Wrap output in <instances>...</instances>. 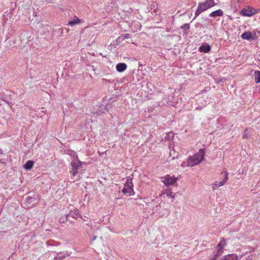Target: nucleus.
Masks as SVG:
<instances>
[{"mask_svg": "<svg viewBox=\"0 0 260 260\" xmlns=\"http://www.w3.org/2000/svg\"><path fill=\"white\" fill-rule=\"evenodd\" d=\"M0 154H3V150L0 149Z\"/></svg>", "mask_w": 260, "mask_h": 260, "instance_id": "obj_25", "label": "nucleus"}, {"mask_svg": "<svg viewBox=\"0 0 260 260\" xmlns=\"http://www.w3.org/2000/svg\"><path fill=\"white\" fill-rule=\"evenodd\" d=\"M79 212L78 210H76L75 212L73 213L71 216H72L73 218H76Z\"/></svg>", "mask_w": 260, "mask_h": 260, "instance_id": "obj_23", "label": "nucleus"}, {"mask_svg": "<svg viewBox=\"0 0 260 260\" xmlns=\"http://www.w3.org/2000/svg\"><path fill=\"white\" fill-rule=\"evenodd\" d=\"M222 260H237L236 256L233 254L225 255Z\"/></svg>", "mask_w": 260, "mask_h": 260, "instance_id": "obj_17", "label": "nucleus"}, {"mask_svg": "<svg viewBox=\"0 0 260 260\" xmlns=\"http://www.w3.org/2000/svg\"><path fill=\"white\" fill-rule=\"evenodd\" d=\"M221 255L220 254L216 252L211 258V260H216L218 256Z\"/></svg>", "mask_w": 260, "mask_h": 260, "instance_id": "obj_21", "label": "nucleus"}, {"mask_svg": "<svg viewBox=\"0 0 260 260\" xmlns=\"http://www.w3.org/2000/svg\"><path fill=\"white\" fill-rule=\"evenodd\" d=\"M249 129L246 128L243 132L242 138L243 139H247L249 137Z\"/></svg>", "mask_w": 260, "mask_h": 260, "instance_id": "obj_19", "label": "nucleus"}, {"mask_svg": "<svg viewBox=\"0 0 260 260\" xmlns=\"http://www.w3.org/2000/svg\"><path fill=\"white\" fill-rule=\"evenodd\" d=\"M223 14V12L221 9H219L211 12L210 14V16L211 17H216L217 16H222Z\"/></svg>", "mask_w": 260, "mask_h": 260, "instance_id": "obj_10", "label": "nucleus"}, {"mask_svg": "<svg viewBox=\"0 0 260 260\" xmlns=\"http://www.w3.org/2000/svg\"><path fill=\"white\" fill-rule=\"evenodd\" d=\"M164 194H166L167 197H170L172 199H174L175 197V194H174L170 189H165L160 196H162Z\"/></svg>", "mask_w": 260, "mask_h": 260, "instance_id": "obj_12", "label": "nucleus"}, {"mask_svg": "<svg viewBox=\"0 0 260 260\" xmlns=\"http://www.w3.org/2000/svg\"><path fill=\"white\" fill-rule=\"evenodd\" d=\"M69 216V215H68L67 216H66L65 217H62L59 219V222H65V220H67L68 218V217Z\"/></svg>", "mask_w": 260, "mask_h": 260, "instance_id": "obj_20", "label": "nucleus"}, {"mask_svg": "<svg viewBox=\"0 0 260 260\" xmlns=\"http://www.w3.org/2000/svg\"><path fill=\"white\" fill-rule=\"evenodd\" d=\"M171 156H172V154L170 153V157H171Z\"/></svg>", "mask_w": 260, "mask_h": 260, "instance_id": "obj_28", "label": "nucleus"}, {"mask_svg": "<svg viewBox=\"0 0 260 260\" xmlns=\"http://www.w3.org/2000/svg\"><path fill=\"white\" fill-rule=\"evenodd\" d=\"M35 201V199L34 198H32V197H30L27 198V201L28 203H32Z\"/></svg>", "mask_w": 260, "mask_h": 260, "instance_id": "obj_22", "label": "nucleus"}, {"mask_svg": "<svg viewBox=\"0 0 260 260\" xmlns=\"http://www.w3.org/2000/svg\"><path fill=\"white\" fill-rule=\"evenodd\" d=\"M175 158V156H173L172 157V159H174Z\"/></svg>", "mask_w": 260, "mask_h": 260, "instance_id": "obj_27", "label": "nucleus"}, {"mask_svg": "<svg viewBox=\"0 0 260 260\" xmlns=\"http://www.w3.org/2000/svg\"><path fill=\"white\" fill-rule=\"evenodd\" d=\"M254 10L250 7H247L246 8L243 9L241 12V14L243 16H251L252 15L255 14Z\"/></svg>", "mask_w": 260, "mask_h": 260, "instance_id": "obj_7", "label": "nucleus"}, {"mask_svg": "<svg viewBox=\"0 0 260 260\" xmlns=\"http://www.w3.org/2000/svg\"><path fill=\"white\" fill-rule=\"evenodd\" d=\"M80 22V20L77 16H75L73 20L69 21L68 24L71 26L76 24H79Z\"/></svg>", "mask_w": 260, "mask_h": 260, "instance_id": "obj_13", "label": "nucleus"}, {"mask_svg": "<svg viewBox=\"0 0 260 260\" xmlns=\"http://www.w3.org/2000/svg\"><path fill=\"white\" fill-rule=\"evenodd\" d=\"M71 165L72 166V170L71 171L72 173V175L73 176H75V175L77 174L78 170L81 168L80 162H79L77 159H75L72 162Z\"/></svg>", "mask_w": 260, "mask_h": 260, "instance_id": "obj_6", "label": "nucleus"}, {"mask_svg": "<svg viewBox=\"0 0 260 260\" xmlns=\"http://www.w3.org/2000/svg\"><path fill=\"white\" fill-rule=\"evenodd\" d=\"M215 5L216 4L214 2V0H206L204 3H200L198 5V9L195 12V17L199 15L201 13Z\"/></svg>", "mask_w": 260, "mask_h": 260, "instance_id": "obj_2", "label": "nucleus"}, {"mask_svg": "<svg viewBox=\"0 0 260 260\" xmlns=\"http://www.w3.org/2000/svg\"><path fill=\"white\" fill-rule=\"evenodd\" d=\"M133 187L134 185L132 183V179L130 177H127L122 191L127 196H131L134 193Z\"/></svg>", "mask_w": 260, "mask_h": 260, "instance_id": "obj_3", "label": "nucleus"}, {"mask_svg": "<svg viewBox=\"0 0 260 260\" xmlns=\"http://www.w3.org/2000/svg\"><path fill=\"white\" fill-rule=\"evenodd\" d=\"M199 50L200 52L208 53L211 50V47L210 45L207 44L203 45L200 47Z\"/></svg>", "mask_w": 260, "mask_h": 260, "instance_id": "obj_9", "label": "nucleus"}, {"mask_svg": "<svg viewBox=\"0 0 260 260\" xmlns=\"http://www.w3.org/2000/svg\"><path fill=\"white\" fill-rule=\"evenodd\" d=\"M241 37L244 40H249L252 38V35L250 31H245L242 34Z\"/></svg>", "mask_w": 260, "mask_h": 260, "instance_id": "obj_14", "label": "nucleus"}, {"mask_svg": "<svg viewBox=\"0 0 260 260\" xmlns=\"http://www.w3.org/2000/svg\"><path fill=\"white\" fill-rule=\"evenodd\" d=\"M223 173L224 174V179L221 181H215L212 186L213 190H215L216 188L222 186L226 183V181L228 180V172L227 171H225L224 172H221V174H223Z\"/></svg>", "mask_w": 260, "mask_h": 260, "instance_id": "obj_5", "label": "nucleus"}, {"mask_svg": "<svg viewBox=\"0 0 260 260\" xmlns=\"http://www.w3.org/2000/svg\"><path fill=\"white\" fill-rule=\"evenodd\" d=\"M174 134L172 132H170L167 134L166 136L165 137V139L167 140H172L174 138Z\"/></svg>", "mask_w": 260, "mask_h": 260, "instance_id": "obj_18", "label": "nucleus"}, {"mask_svg": "<svg viewBox=\"0 0 260 260\" xmlns=\"http://www.w3.org/2000/svg\"><path fill=\"white\" fill-rule=\"evenodd\" d=\"M178 178L174 176H170L167 175L161 178V181L166 186H170L174 185L176 183Z\"/></svg>", "mask_w": 260, "mask_h": 260, "instance_id": "obj_4", "label": "nucleus"}, {"mask_svg": "<svg viewBox=\"0 0 260 260\" xmlns=\"http://www.w3.org/2000/svg\"><path fill=\"white\" fill-rule=\"evenodd\" d=\"M96 236H95V235H94V236H93V238H92V241H94V240H95L96 239Z\"/></svg>", "mask_w": 260, "mask_h": 260, "instance_id": "obj_24", "label": "nucleus"}, {"mask_svg": "<svg viewBox=\"0 0 260 260\" xmlns=\"http://www.w3.org/2000/svg\"><path fill=\"white\" fill-rule=\"evenodd\" d=\"M34 164V162L32 160H28L24 165V168L26 170L31 169Z\"/></svg>", "mask_w": 260, "mask_h": 260, "instance_id": "obj_15", "label": "nucleus"}, {"mask_svg": "<svg viewBox=\"0 0 260 260\" xmlns=\"http://www.w3.org/2000/svg\"><path fill=\"white\" fill-rule=\"evenodd\" d=\"M205 151L204 149H200L199 152L194 154L192 156H189L187 160V165H185V162L182 164L181 166L185 167H193L196 165L199 164L204 159Z\"/></svg>", "mask_w": 260, "mask_h": 260, "instance_id": "obj_1", "label": "nucleus"}, {"mask_svg": "<svg viewBox=\"0 0 260 260\" xmlns=\"http://www.w3.org/2000/svg\"><path fill=\"white\" fill-rule=\"evenodd\" d=\"M127 68V66L125 63H119L116 65V70L119 72H122Z\"/></svg>", "mask_w": 260, "mask_h": 260, "instance_id": "obj_11", "label": "nucleus"}, {"mask_svg": "<svg viewBox=\"0 0 260 260\" xmlns=\"http://www.w3.org/2000/svg\"><path fill=\"white\" fill-rule=\"evenodd\" d=\"M255 82L256 83H260V71H256L255 72Z\"/></svg>", "mask_w": 260, "mask_h": 260, "instance_id": "obj_16", "label": "nucleus"}, {"mask_svg": "<svg viewBox=\"0 0 260 260\" xmlns=\"http://www.w3.org/2000/svg\"><path fill=\"white\" fill-rule=\"evenodd\" d=\"M64 257V256H60V257H59V259H62V258H63Z\"/></svg>", "mask_w": 260, "mask_h": 260, "instance_id": "obj_26", "label": "nucleus"}, {"mask_svg": "<svg viewBox=\"0 0 260 260\" xmlns=\"http://www.w3.org/2000/svg\"><path fill=\"white\" fill-rule=\"evenodd\" d=\"M226 246V242L224 240H221L219 243L218 244L216 249L217 251L216 252L220 254V255L222 254L223 252V248Z\"/></svg>", "mask_w": 260, "mask_h": 260, "instance_id": "obj_8", "label": "nucleus"}]
</instances>
